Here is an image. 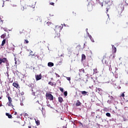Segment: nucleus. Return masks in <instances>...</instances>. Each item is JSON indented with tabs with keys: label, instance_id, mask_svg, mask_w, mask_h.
<instances>
[{
	"label": "nucleus",
	"instance_id": "72a5a7b5",
	"mask_svg": "<svg viewBox=\"0 0 128 128\" xmlns=\"http://www.w3.org/2000/svg\"><path fill=\"white\" fill-rule=\"evenodd\" d=\"M5 64H6V66H10V64L8 63V62H6Z\"/></svg>",
	"mask_w": 128,
	"mask_h": 128
},
{
	"label": "nucleus",
	"instance_id": "052dcab7",
	"mask_svg": "<svg viewBox=\"0 0 128 128\" xmlns=\"http://www.w3.org/2000/svg\"><path fill=\"white\" fill-rule=\"evenodd\" d=\"M39 56H38V58Z\"/></svg>",
	"mask_w": 128,
	"mask_h": 128
},
{
	"label": "nucleus",
	"instance_id": "c85d7f7f",
	"mask_svg": "<svg viewBox=\"0 0 128 128\" xmlns=\"http://www.w3.org/2000/svg\"><path fill=\"white\" fill-rule=\"evenodd\" d=\"M48 84H50V86H54V83L52 82H49Z\"/></svg>",
	"mask_w": 128,
	"mask_h": 128
},
{
	"label": "nucleus",
	"instance_id": "9d476101",
	"mask_svg": "<svg viewBox=\"0 0 128 128\" xmlns=\"http://www.w3.org/2000/svg\"><path fill=\"white\" fill-rule=\"evenodd\" d=\"M36 80H42V74L36 76Z\"/></svg>",
	"mask_w": 128,
	"mask_h": 128
},
{
	"label": "nucleus",
	"instance_id": "09e8293b",
	"mask_svg": "<svg viewBox=\"0 0 128 128\" xmlns=\"http://www.w3.org/2000/svg\"><path fill=\"white\" fill-rule=\"evenodd\" d=\"M28 128H32V126H28Z\"/></svg>",
	"mask_w": 128,
	"mask_h": 128
},
{
	"label": "nucleus",
	"instance_id": "0eeeda50",
	"mask_svg": "<svg viewBox=\"0 0 128 128\" xmlns=\"http://www.w3.org/2000/svg\"><path fill=\"white\" fill-rule=\"evenodd\" d=\"M12 86H14V88H20V84H18V82H13L12 84Z\"/></svg>",
	"mask_w": 128,
	"mask_h": 128
},
{
	"label": "nucleus",
	"instance_id": "6e6552de",
	"mask_svg": "<svg viewBox=\"0 0 128 128\" xmlns=\"http://www.w3.org/2000/svg\"><path fill=\"white\" fill-rule=\"evenodd\" d=\"M87 8L88 10L90 12V10H92V4L90 3H88V5L87 6Z\"/></svg>",
	"mask_w": 128,
	"mask_h": 128
},
{
	"label": "nucleus",
	"instance_id": "3c124183",
	"mask_svg": "<svg viewBox=\"0 0 128 128\" xmlns=\"http://www.w3.org/2000/svg\"><path fill=\"white\" fill-rule=\"evenodd\" d=\"M6 2H10V0H6Z\"/></svg>",
	"mask_w": 128,
	"mask_h": 128
},
{
	"label": "nucleus",
	"instance_id": "c756f323",
	"mask_svg": "<svg viewBox=\"0 0 128 128\" xmlns=\"http://www.w3.org/2000/svg\"><path fill=\"white\" fill-rule=\"evenodd\" d=\"M64 96H68V92L66 91L64 92Z\"/></svg>",
	"mask_w": 128,
	"mask_h": 128
},
{
	"label": "nucleus",
	"instance_id": "58836bf2",
	"mask_svg": "<svg viewBox=\"0 0 128 128\" xmlns=\"http://www.w3.org/2000/svg\"><path fill=\"white\" fill-rule=\"evenodd\" d=\"M24 116H28V114L27 113H25L24 114Z\"/></svg>",
	"mask_w": 128,
	"mask_h": 128
},
{
	"label": "nucleus",
	"instance_id": "aec40b11",
	"mask_svg": "<svg viewBox=\"0 0 128 128\" xmlns=\"http://www.w3.org/2000/svg\"><path fill=\"white\" fill-rule=\"evenodd\" d=\"M6 39H4L2 41V43L1 44L2 46H4V44H6Z\"/></svg>",
	"mask_w": 128,
	"mask_h": 128
},
{
	"label": "nucleus",
	"instance_id": "6e6d98bb",
	"mask_svg": "<svg viewBox=\"0 0 128 128\" xmlns=\"http://www.w3.org/2000/svg\"><path fill=\"white\" fill-rule=\"evenodd\" d=\"M10 82H12V81H11Z\"/></svg>",
	"mask_w": 128,
	"mask_h": 128
},
{
	"label": "nucleus",
	"instance_id": "2eb2a0df",
	"mask_svg": "<svg viewBox=\"0 0 128 128\" xmlns=\"http://www.w3.org/2000/svg\"><path fill=\"white\" fill-rule=\"evenodd\" d=\"M102 88H96V92H98V94H100V92H102Z\"/></svg>",
	"mask_w": 128,
	"mask_h": 128
},
{
	"label": "nucleus",
	"instance_id": "ddd939ff",
	"mask_svg": "<svg viewBox=\"0 0 128 128\" xmlns=\"http://www.w3.org/2000/svg\"><path fill=\"white\" fill-rule=\"evenodd\" d=\"M6 116L8 117V118H12V114H8V113H6Z\"/></svg>",
	"mask_w": 128,
	"mask_h": 128
},
{
	"label": "nucleus",
	"instance_id": "680f3d73",
	"mask_svg": "<svg viewBox=\"0 0 128 128\" xmlns=\"http://www.w3.org/2000/svg\"><path fill=\"white\" fill-rule=\"evenodd\" d=\"M37 102H38V100Z\"/></svg>",
	"mask_w": 128,
	"mask_h": 128
},
{
	"label": "nucleus",
	"instance_id": "6ab92c4d",
	"mask_svg": "<svg viewBox=\"0 0 128 128\" xmlns=\"http://www.w3.org/2000/svg\"><path fill=\"white\" fill-rule=\"evenodd\" d=\"M21 10H26V6L24 5L23 6H22Z\"/></svg>",
	"mask_w": 128,
	"mask_h": 128
},
{
	"label": "nucleus",
	"instance_id": "ea45409f",
	"mask_svg": "<svg viewBox=\"0 0 128 128\" xmlns=\"http://www.w3.org/2000/svg\"><path fill=\"white\" fill-rule=\"evenodd\" d=\"M80 126H82V128H83V126H84V124H82V122H80Z\"/></svg>",
	"mask_w": 128,
	"mask_h": 128
},
{
	"label": "nucleus",
	"instance_id": "e2e57ef3",
	"mask_svg": "<svg viewBox=\"0 0 128 128\" xmlns=\"http://www.w3.org/2000/svg\"><path fill=\"white\" fill-rule=\"evenodd\" d=\"M113 57H114V56H113Z\"/></svg>",
	"mask_w": 128,
	"mask_h": 128
},
{
	"label": "nucleus",
	"instance_id": "37998d69",
	"mask_svg": "<svg viewBox=\"0 0 128 128\" xmlns=\"http://www.w3.org/2000/svg\"><path fill=\"white\" fill-rule=\"evenodd\" d=\"M14 114L15 116H16V115L18 114V112H15Z\"/></svg>",
	"mask_w": 128,
	"mask_h": 128
},
{
	"label": "nucleus",
	"instance_id": "4d7b16f0",
	"mask_svg": "<svg viewBox=\"0 0 128 128\" xmlns=\"http://www.w3.org/2000/svg\"><path fill=\"white\" fill-rule=\"evenodd\" d=\"M10 82H12V81H11Z\"/></svg>",
	"mask_w": 128,
	"mask_h": 128
},
{
	"label": "nucleus",
	"instance_id": "a878e982",
	"mask_svg": "<svg viewBox=\"0 0 128 128\" xmlns=\"http://www.w3.org/2000/svg\"><path fill=\"white\" fill-rule=\"evenodd\" d=\"M106 116H108V118H110V116H111L110 114V112H107L106 114Z\"/></svg>",
	"mask_w": 128,
	"mask_h": 128
},
{
	"label": "nucleus",
	"instance_id": "c03bdc74",
	"mask_svg": "<svg viewBox=\"0 0 128 128\" xmlns=\"http://www.w3.org/2000/svg\"><path fill=\"white\" fill-rule=\"evenodd\" d=\"M47 24H48V26H50V24H52V23L50 22H47Z\"/></svg>",
	"mask_w": 128,
	"mask_h": 128
},
{
	"label": "nucleus",
	"instance_id": "4be33fe9",
	"mask_svg": "<svg viewBox=\"0 0 128 128\" xmlns=\"http://www.w3.org/2000/svg\"><path fill=\"white\" fill-rule=\"evenodd\" d=\"M88 36L90 40H92V42H94V38H92V36L90 35H89Z\"/></svg>",
	"mask_w": 128,
	"mask_h": 128
},
{
	"label": "nucleus",
	"instance_id": "8fccbe9b",
	"mask_svg": "<svg viewBox=\"0 0 128 128\" xmlns=\"http://www.w3.org/2000/svg\"><path fill=\"white\" fill-rule=\"evenodd\" d=\"M112 82H116V80H112Z\"/></svg>",
	"mask_w": 128,
	"mask_h": 128
},
{
	"label": "nucleus",
	"instance_id": "20e7f679",
	"mask_svg": "<svg viewBox=\"0 0 128 128\" xmlns=\"http://www.w3.org/2000/svg\"><path fill=\"white\" fill-rule=\"evenodd\" d=\"M62 26H56L54 30L56 32H57V34H58V32H60V30H62Z\"/></svg>",
	"mask_w": 128,
	"mask_h": 128
},
{
	"label": "nucleus",
	"instance_id": "5fc2aeb1",
	"mask_svg": "<svg viewBox=\"0 0 128 128\" xmlns=\"http://www.w3.org/2000/svg\"><path fill=\"white\" fill-rule=\"evenodd\" d=\"M0 100H2V97H0Z\"/></svg>",
	"mask_w": 128,
	"mask_h": 128
},
{
	"label": "nucleus",
	"instance_id": "f257e3e1",
	"mask_svg": "<svg viewBox=\"0 0 128 128\" xmlns=\"http://www.w3.org/2000/svg\"><path fill=\"white\" fill-rule=\"evenodd\" d=\"M6 96L8 98V102H7L8 106H11L12 108H13L14 105L12 104V98H10V94H8Z\"/></svg>",
	"mask_w": 128,
	"mask_h": 128
},
{
	"label": "nucleus",
	"instance_id": "f3484780",
	"mask_svg": "<svg viewBox=\"0 0 128 128\" xmlns=\"http://www.w3.org/2000/svg\"><path fill=\"white\" fill-rule=\"evenodd\" d=\"M58 100L59 102H60V104H62V102H64V99L60 96L58 98Z\"/></svg>",
	"mask_w": 128,
	"mask_h": 128
},
{
	"label": "nucleus",
	"instance_id": "39448f33",
	"mask_svg": "<svg viewBox=\"0 0 128 128\" xmlns=\"http://www.w3.org/2000/svg\"><path fill=\"white\" fill-rule=\"evenodd\" d=\"M110 60L108 59V58L106 56H103V60H102V62H104V64H108V63Z\"/></svg>",
	"mask_w": 128,
	"mask_h": 128
},
{
	"label": "nucleus",
	"instance_id": "cd10ccee",
	"mask_svg": "<svg viewBox=\"0 0 128 128\" xmlns=\"http://www.w3.org/2000/svg\"><path fill=\"white\" fill-rule=\"evenodd\" d=\"M68 52H72V48H68Z\"/></svg>",
	"mask_w": 128,
	"mask_h": 128
},
{
	"label": "nucleus",
	"instance_id": "a19ab883",
	"mask_svg": "<svg viewBox=\"0 0 128 128\" xmlns=\"http://www.w3.org/2000/svg\"><path fill=\"white\" fill-rule=\"evenodd\" d=\"M50 4L52 6H54V2H50Z\"/></svg>",
	"mask_w": 128,
	"mask_h": 128
},
{
	"label": "nucleus",
	"instance_id": "473e14b6",
	"mask_svg": "<svg viewBox=\"0 0 128 128\" xmlns=\"http://www.w3.org/2000/svg\"><path fill=\"white\" fill-rule=\"evenodd\" d=\"M24 32V29H20V34H22Z\"/></svg>",
	"mask_w": 128,
	"mask_h": 128
},
{
	"label": "nucleus",
	"instance_id": "603ef678",
	"mask_svg": "<svg viewBox=\"0 0 128 128\" xmlns=\"http://www.w3.org/2000/svg\"><path fill=\"white\" fill-rule=\"evenodd\" d=\"M116 68V70H118V68Z\"/></svg>",
	"mask_w": 128,
	"mask_h": 128
},
{
	"label": "nucleus",
	"instance_id": "bf43d9fd",
	"mask_svg": "<svg viewBox=\"0 0 128 128\" xmlns=\"http://www.w3.org/2000/svg\"><path fill=\"white\" fill-rule=\"evenodd\" d=\"M86 30H88V29H86Z\"/></svg>",
	"mask_w": 128,
	"mask_h": 128
},
{
	"label": "nucleus",
	"instance_id": "4468645a",
	"mask_svg": "<svg viewBox=\"0 0 128 128\" xmlns=\"http://www.w3.org/2000/svg\"><path fill=\"white\" fill-rule=\"evenodd\" d=\"M81 104H82V102H80L78 100L76 101V106H80Z\"/></svg>",
	"mask_w": 128,
	"mask_h": 128
},
{
	"label": "nucleus",
	"instance_id": "393cba45",
	"mask_svg": "<svg viewBox=\"0 0 128 128\" xmlns=\"http://www.w3.org/2000/svg\"><path fill=\"white\" fill-rule=\"evenodd\" d=\"M6 33H4V34H2L1 36V38H6Z\"/></svg>",
	"mask_w": 128,
	"mask_h": 128
},
{
	"label": "nucleus",
	"instance_id": "a18cd8bd",
	"mask_svg": "<svg viewBox=\"0 0 128 128\" xmlns=\"http://www.w3.org/2000/svg\"><path fill=\"white\" fill-rule=\"evenodd\" d=\"M21 94H22V95L24 94V92H21Z\"/></svg>",
	"mask_w": 128,
	"mask_h": 128
},
{
	"label": "nucleus",
	"instance_id": "b1692460",
	"mask_svg": "<svg viewBox=\"0 0 128 128\" xmlns=\"http://www.w3.org/2000/svg\"><path fill=\"white\" fill-rule=\"evenodd\" d=\"M82 60H86V55H84V54H82Z\"/></svg>",
	"mask_w": 128,
	"mask_h": 128
},
{
	"label": "nucleus",
	"instance_id": "2f4dec72",
	"mask_svg": "<svg viewBox=\"0 0 128 128\" xmlns=\"http://www.w3.org/2000/svg\"><path fill=\"white\" fill-rule=\"evenodd\" d=\"M32 95L33 96H36V92H34V90H32Z\"/></svg>",
	"mask_w": 128,
	"mask_h": 128
},
{
	"label": "nucleus",
	"instance_id": "79ce46f5",
	"mask_svg": "<svg viewBox=\"0 0 128 128\" xmlns=\"http://www.w3.org/2000/svg\"><path fill=\"white\" fill-rule=\"evenodd\" d=\"M121 96H122V97L124 96V94L122 93V94H121Z\"/></svg>",
	"mask_w": 128,
	"mask_h": 128
},
{
	"label": "nucleus",
	"instance_id": "9b49d317",
	"mask_svg": "<svg viewBox=\"0 0 128 128\" xmlns=\"http://www.w3.org/2000/svg\"><path fill=\"white\" fill-rule=\"evenodd\" d=\"M36 20H37V22H42V18H40V16H36Z\"/></svg>",
	"mask_w": 128,
	"mask_h": 128
},
{
	"label": "nucleus",
	"instance_id": "4c0bfd02",
	"mask_svg": "<svg viewBox=\"0 0 128 128\" xmlns=\"http://www.w3.org/2000/svg\"><path fill=\"white\" fill-rule=\"evenodd\" d=\"M26 30H28V32H30V29L26 28Z\"/></svg>",
	"mask_w": 128,
	"mask_h": 128
},
{
	"label": "nucleus",
	"instance_id": "dca6fc26",
	"mask_svg": "<svg viewBox=\"0 0 128 128\" xmlns=\"http://www.w3.org/2000/svg\"><path fill=\"white\" fill-rule=\"evenodd\" d=\"M14 60H15V64H20V61L18 60H16V58H14Z\"/></svg>",
	"mask_w": 128,
	"mask_h": 128
},
{
	"label": "nucleus",
	"instance_id": "f8f14e48",
	"mask_svg": "<svg viewBox=\"0 0 128 128\" xmlns=\"http://www.w3.org/2000/svg\"><path fill=\"white\" fill-rule=\"evenodd\" d=\"M48 66H49L50 68H52V66H54V64L53 62H48Z\"/></svg>",
	"mask_w": 128,
	"mask_h": 128
},
{
	"label": "nucleus",
	"instance_id": "49530a36",
	"mask_svg": "<svg viewBox=\"0 0 128 128\" xmlns=\"http://www.w3.org/2000/svg\"><path fill=\"white\" fill-rule=\"evenodd\" d=\"M100 4L102 6H104V4H102V2Z\"/></svg>",
	"mask_w": 128,
	"mask_h": 128
},
{
	"label": "nucleus",
	"instance_id": "e433bc0d",
	"mask_svg": "<svg viewBox=\"0 0 128 128\" xmlns=\"http://www.w3.org/2000/svg\"><path fill=\"white\" fill-rule=\"evenodd\" d=\"M30 56H34V54H33V52H32V51H30Z\"/></svg>",
	"mask_w": 128,
	"mask_h": 128
},
{
	"label": "nucleus",
	"instance_id": "a211bd4d",
	"mask_svg": "<svg viewBox=\"0 0 128 128\" xmlns=\"http://www.w3.org/2000/svg\"><path fill=\"white\" fill-rule=\"evenodd\" d=\"M35 122L36 126H40V120H36Z\"/></svg>",
	"mask_w": 128,
	"mask_h": 128
},
{
	"label": "nucleus",
	"instance_id": "de8ad7c7",
	"mask_svg": "<svg viewBox=\"0 0 128 128\" xmlns=\"http://www.w3.org/2000/svg\"><path fill=\"white\" fill-rule=\"evenodd\" d=\"M3 2V4H4V0H2Z\"/></svg>",
	"mask_w": 128,
	"mask_h": 128
},
{
	"label": "nucleus",
	"instance_id": "13d9d810",
	"mask_svg": "<svg viewBox=\"0 0 128 128\" xmlns=\"http://www.w3.org/2000/svg\"><path fill=\"white\" fill-rule=\"evenodd\" d=\"M107 10H108V9H107Z\"/></svg>",
	"mask_w": 128,
	"mask_h": 128
},
{
	"label": "nucleus",
	"instance_id": "f704fd0d",
	"mask_svg": "<svg viewBox=\"0 0 128 128\" xmlns=\"http://www.w3.org/2000/svg\"><path fill=\"white\" fill-rule=\"evenodd\" d=\"M66 78L68 80H70V77H66Z\"/></svg>",
	"mask_w": 128,
	"mask_h": 128
},
{
	"label": "nucleus",
	"instance_id": "c9c22d12",
	"mask_svg": "<svg viewBox=\"0 0 128 128\" xmlns=\"http://www.w3.org/2000/svg\"><path fill=\"white\" fill-rule=\"evenodd\" d=\"M60 92H64V88H60Z\"/></svg>",
	"mask_w": 128,
	"mask_h": 128
},
{
	"label": "nucleus",
	"instance_id": "412c9836",
	"mask_svg": "<svg viewBox=\"0 0 128 128\" xmlns=\"http://www.w3.org/2000/svg\"><path fill=\"white\" fill-rule=\"evenodd\" d=\"M81 94L84 96H86V94H88V92L86 91H82L81 92Z\"/></svg>",
	"mask_w": 128,
	"mask_h": 128
},
{
	"label": "nucleus",
	"instance_id": "423d86ee",
	"mask_svg": "<svg viewBox=\"0 0 128 128\" xmlns=\"http://www.w3.org/2000/svg\"><path fill=\"white\" fill-rule=\"evenodd\" d=\"M6 64V62L8 63V58H0V64Z\"/></svg>",
	"mask_w": 128,
	"mask_h": 128
},
{
	"label": "nucleus",
	"instance_id": "5701e85b",
	"mask_svg": "<svg viewBox=\"0 0 128 128\" xmlns=\"http://www.w3.org/2000/svg\"><path fill=\"white\" fill-rule=\"evenodd\" d=\"M94 74H98V68H96L94 69Z\"/></svg>",
	"mask_w": 128,
	"mask_h": 128
},
{
	"label": "nucleus",
	"instance_id": "7ed1b4c3",
	"mask_svg": "<svg viewBox=\"0 0 128 128\" xmlns=\"http://www.w3.org/2000/svg\"><path fill=\"white\" fill-rule=\"evenodd\" d=\"M46 98L49 100H54V96L50 93H46Z\"/></svg>",
	"mask_w": 128,
	"mask_h": 128
},
{
	"label": "nucleus",
	"instance_id": "bb28decb",
	"mask_svg": "<svg viewBox=\"0 0 128 128\" xmlns=\"http://www.w3.org/2000/svg\"><path fill=\"white\" fill-rule=\"evenodd\" d=\"M29 42L28 40H24V44H28Z\"/></svg>",
	"mask_w": 128,
	"mask_h": 128
},
{
	"label": "nucleus",
	"instance_id": "f03ea898",
	"mask_svg": "<svg viewBox=\"0 0 128 128\" xmlns=\"http://www.w3.org/2000/svg\"><path fill=\"white\" fill-rule=\"evenodd\" d=\"M54 38L56 42H60H60H62V40H60V32L55 34Z\"/></svg>",
	"mask_w": 128,
	"mask_h": 128
},
{
	"label": "nucleus",
	"instance_id": "1a4fd4ad",
	"mask_svg": "<svg viewBox=\"0 0 128 128\" xmlns=\"http://www.w3.org/2000/svg\"><path fill=\"white\" fill-rule=\"evenodd\" d=\"M112 52H113V54H116V48L114 45H112Z\"/></svg>",
	"mask_w": 128,
	"mask_h": 128
},
{
	"label": "nucleus",
	"instance_id": "7c9ffc66",
	"mask_svg": "<svg viewBox=\"0 0 128 128\" xmlns=\"http://www.w3.org/2000/svg\"><path fill=\"white\" fill-rule=\"evenodd\" d=\"M80 72H84V69H81V70H80Z\"/></svg>",
	"mask_w": 128,
	"mask_h": 128
},
{
	"label": "nucleus",
	"instance_id": "864d4df0",
	"mask_svg": "<svg viewBox=\"0 0 128 128\" xmlns=\"http://www.w3.org/2000/svg\"><path fill=\"white\" fill-rule=\"evenodd\" d=\"M2 105L1 104L0 105V106H2Z\"/></svg>",
	"mask_w": 128,
	"mask_h": 128
}]
</instances>
